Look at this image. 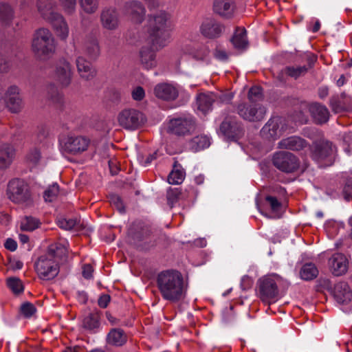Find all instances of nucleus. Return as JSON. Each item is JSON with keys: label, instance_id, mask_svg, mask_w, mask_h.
<instances>
[{"label": "nucleus", "instance_id": "22", "mask_svg": "<svg viewBox=\"0 0 352 352\" xmlns=\"http://www.w3.org/2000/svg\"><path fill=\"white\" fill-rule=\"evenodd\" d=\"M308 142L299 136L293 135L282 139L278 143V147L280 149L300 151L307 147Z\"/></svg>", "mask_w": 352, "mask_h": 352}, {"label": "nucleus", "instance_id": "44", "mask_svg": "<svg viewBox=\"0 0 352 352\" xmlns=\"http://www.w3.org/2000/svg\"><path fill=\"white\" fill-rule=\"evenodd\" d=\"M168 204L172 208L173 205L181 198L182 192L179 188H169L167 190Z\"/></svg>", "mask_w": 352, "mask_h": 352}, {"label": "nucleus", "instance_id": "47", "mask_svg": "<svg viewBox=\"0 0 352 352\" xmlns=\"http://www.w3.org/2000/svg\"><path fill=\"white\" fill-rule=\"evenodd\" d=\"M59 192V186L57 184H54L45 190L43 197L45 201H52Z\"/></svg>", "mask_w": 352, "mask_h": 352}, {"label": "nucleus", "instance_id": "62", "mask_svg": "<svg viewBox=\"0 0 352 352\" xmlns=\"http://www.w3.org/2000/svg\"><path fill=\"white\" fill-rule=\"evenodd\" d=\"M329 94V89L327 87H322L318 89V96L320 98H325Z\"/></svg>", "mask_w": 352, "mask_h": 352}, {"label": "nucleus", "instance_id": "21", "mask_svg": "<svg viewBox=\"0 0 352 352\" xmlns=\"http://www.w3.org/2000/svg\"><path fill=\"white\" fill-rule=\"evenodd\" d=\"M329 265L332 273L337 276H342L348 270V261L341 253H336L329 258Z\"/></svg>", "mask_w": 352, "mask_h": 352}, {"label": "nucleus", "instance_id": "57", "mask_svg": "<svg viewBox=\"0 0 352 352\" xmlns=\"http://www.w3.org/2000/svg\"><path fill=\"white\" fill-rule=\"evenodd\" d=\"M214 56L220 61H226L228 58V54L225 50L217 48L214 52Z\"/></svg>", "mask_w": 352, "mask_h": 352}, {"label": "nucleus", "instance_id": "54", "mask_svg": "<svg viewBox=\"0 0 352 352\" xmlns=\"http://www.w3.org/2000/svg\"><path fill=\"white\" fill-rule=\"evenodd\" d=\"M330 107H331L332 111L336 113H340L344 110V108L340 104L339 100L337 98H331Z\"/></svg>", "mask_w": 352, "mask_h": 352}, {"label": "nucleus", "instance_id": "55", "mask_svg": "<svg viewBox=\"0 0 352 352\" xmlns=\"http://www.w3.org/2000/svg\"><path fill=\"white\" fill-rule=\"evenodd\" d=\"M266 201L270 204V208L272 211H278L280 208V203L274 197L267 196L266 197Z\"/></svg>", "mask_w": 352, "mask_h": 352}, {"label": "nucleus", "instance_id": "7", "mask_svg": "<svg viewBox=\"0 0 352 352\" xmlns=\"http://www.w3.org/2000/svg\"><path fill=\"white\" fill-rule=\"evenodd\" d=\"M196 129V122L192 117L173 118L168 124L167 132L177 136L190 135Z\"/></svg>", "mask_w": 352, "mask_h": 352}, {"label": "nucleus", "instance_id": "46", "mask_svg": "<svg viewBox=\"0 0 352 352\" xmlns=\"http://www.w3.org/2000/svg\"><path fill=\"white\" fill-rule=\"evenodd\" d=\"M307 70L308 68L306 66L287 67L285 69V72L289 76L297 78L306 74Z\"/></svg>", "mask_w": 352, "mask_h": 352}, {"label": "nucleus", "instance_id": "32", "mask_svg": "<svg viewBox=\"0 0 352 352\" xmlns=\"http://www.w3.org/2000/svg\"><path fill=\"white\" fill-rule=\"evenodd\" d=\"M140 57L141 64L145 69H150L156 67V54L153 50L143 47L140 52Z\"/></svg>", "mask_w": 352, "mask_h": 352}, {"label": "nucleus", "instance_id": "58", "mask_svg": "<svg viewBox=\"0 0 352 352\" xmlns=\"http://www.w3.org/2000/svg\"><path fill=\"white\" fill-rule=\"evenodd\" d=\"M94 269L90 264H85L82 266V276L85 278L89 279L93 277Z\"/></svg>", "mask_w": 352, "mask_h": 352}, {"label": "nucleus", "instance_id": "8", "mask_svg": "<svg viewBox=\"0 0 352 352\" xmlns=\"http://www.w3.org/2000/svg\"><path fill=\"white\" fill-rule=\"evenodd\" d=\"M236 110L241 118L252 122L261 121L266 114L265 107L259 103L242 102L237 106Z\"/></svg>", "mask_w": 352, "mask_h": 352}, {"label": "nucleus", "instance_id": "28", "mask_svg": "<svg viewBox=\"0 0 352 352\" xmlns=\"http://www.w3.org/2000/svg\"><path fill=\"white\" fill-rule=\"evenodd\" d=\"M16 155V150L10 143L0 144V169H6L12 164Z\"/></svg>", "mask_w": 352, "mask_h": 352}, {"label": "nucleus", "instance_id": "43", "mask_svg": "<svg viewBox=\"0 0 352 352\" xmlns=\"http://www.w3.org/2000/svg\"><path fill=\"white\" fill-rule=\"evenodd\" d=\"M80 5L82 10L87 14H93L98 8V0H80Z\"/></svg>", "mask_w": 352, "mask_h": 352}, {"label": "nucleus", "instance_id": "37", "mask_svg": "<svg viewBox=\"0 0 352 352\" xmlns=\"http://www.w3.org/2000/svg\"><path fill=\"white\" fill-rule=\"evenodd\" d=\"M300 275L302 279L305 280H311L317 277L318 275V270L314 263H305L301 267Z\"/></svg>", "mask_w": 352, "mask_h": 352}, {"label": "nucleus", "instance_id": "2", "mask_svg": "<svg viewBox=\"0 0 352 352\" xmlns=\"http://www.w3.org/2000/svg\"><path fill=\"white\" fill-rule=\"evenodd\" d=\"M67 250L61 245H52L47 252L35 263V270L38 277L44 280L54 278L59 273V263L65 261Z\"/></svg>", "mask_w": 352, "mask_h": 352}, {"label": "nucleus", "instance_id": "4", "mask_svg": "<svg viewBox=\"0 0 352 352\" xmlns=\"http://www.w3.org/2000/svg\"><path fill=\"white\" fill-rule=\"evenodd\" d=\"M32 50L40 58H47L56 52L55 38L47 28L36 30L32 37Z\"/></svg>", "mask_w": 352, "mask_h": 352}, {"label": "nucleus", "instance_id": "31", "mask_svg": "<svg viewBox=\"0 0 352 352\" xmlns=\"http://www.w3.org/2000/svg\"><path fill=\"white\" fill-rule=\"evenodd\" d=\"M83 52L90 58L96 60L100 54L99 42L96 37L87 38L83 45Z\"/></svg>", "mask_w": 352, "mask_h": 352}, {"label": "nucleus", "instance_id": "52", "mask_svg": "<svg viewBox=\"0 0 352 352\" xmlns=\"http://www.w3.org/2000/svg\"><path fill=\"white\" fill-rule=\"evenodd\" d=\"M110 203L116 206L120 212H124V206L121 198L116 195H112L110 197Z\"/></svg>", "mask_w": 352, "mask_h": 352}, {"label": "nucleus", "instance_id": "53", "mask_svg": "<svg viewBox=\"0 0 352 352\" xmlns=\"http://www.w3.org/2000/svg\"><path fill=\"white\" fill-rule=\"evenodd\" d=\"M343 195L346 199H352V178L346 180L343 188Z\"/></svg>", "mask_w": 352, "mask_h": 352}, {"label": "nucleus", "instance_id": "16", "mask_svg": "<svg viewBox=\"0 0 352 352\" xmlns=\"http://www.w3.org/2000/svg\"><path fill=\"white\" fill-rule=\"evenodd\" d=\"M333 151L331 142L327 140H321L314 142L311 146V156L314 161L321 163L328 160L332 155Z\"/></svg>", "mask_w": 352, "mask_h": 352}, {"label": "nucleus", "instance_id": "27", "mask_svg": "<svg viewBox=\"0 0 352 352\" xmlns=\"http://www.w3.org/2000/svg\"><path fill=\"white\" fill-rule=\"evenodd\" d=\"M309 110L315 123L322 124L328 122L330 113L328 109L320 103H312L309 105Z\"/></svg>", "mask_w": 352, "mask_h": 352}, {"label": "nucleus", "instance_id": "49", "mask_svg": "<svg viewBox=\"0 0 352 352\" xmlns=\"http://www.w3.org/2000/svg\"><path fill=\"white\" fill-rule=\"evenodd\" d=\"M12 67V61L7 54H0V73H8Z\"/></svg>", "mask_w": 352, "mask_h": 352}, {"label": "nucleus", "instance_id": "14", "mask_svg": "<svg viewBox=\"0 0 352 352\" xmlns=\"http://www.w3.org/2000/svg\"><path fill=\"white\" fill-rule=\"evenodd\" d=\"M72 70L70 63L65 58H60L56 65L54 79L63 87H67L72 80Z\"/></svg>", "mask_w": 352, "mask_h": 352}, {"label": "nucleus", "instance_id": "30", "mask_svg": "<svg viewBox=\"0 0 352 352\" xmlns=\"http://www.w3.org/2000/svg\"><path fill=\"white\" fill-rule=\"evenodd\" d=\"M216 96L212 92L200 93L196 97V104L198 110L206 113L212 109V104L216 100Z\"/></svg>", "mask_w": 352, "mask_h": 352}, {"label": "nucleus", "instance_id": "1", "mask_svg": "<svg viewBox=\"0 0 352 352\" xmlns=\"http://www.w3.org/2000/svg\"><path fill=\"white\" fill-rule=\"evenodd\" d=\"M171 31L170 14L159 11L148 16L147 32L153 48L159 50L166 46L170 42Z\"/></svg>", "mask_w": 352, "mask_h": 352}, {"label": "nucleus", "instance_id": "63", "mask_svg": "<svg viewBox=\"0 0 352 352\" xmlns=\"http://www.w3.org/2000/svg\"><path fill=\"white\" fill-rule=\"evenodd\" d=\"M149 9L157 8L160 5L159 0H144Z\"/></svg>", "mask_w": 352, "mask_h": 352}, {"label": "nucleus", "instance_id": "38", "mask_svg": "<svg viewBox=\"0 0 352 352\" xmlns=\"http://www.w3.org/2000/svg\"><path fill=\"white\" fill-rule=\"evenodd\" d=\"M57 223L60 228L66 230H69L73 228L78 230L82 226L80 220L77 219L59 218L57 220Z\"/></svg>", "mask_w": 352, "mask_h": 352}, {"label": "nucleus", "instance_id": "23", "mask_svg": "<svg viewBox=\"0 0 352 352\" xmlns=\"http://www.w3.org/2000/svg\"><path fill=\"white\" fill-rule=\"evenodd\" d=\"M124 12L130 16L135 23H141L145 15L146 10L140 2L131 1L125 3Z\"/></svg>", "mask_w": 352, "mask_h": 352}, {"label": "nucleus", "instance_id": "18", "mask_svg": "<svg viewBox=\"0 0 352 352\" xmlns=\"http://www.w3.org/2000/svg\"><path fill=\"white\" fill-rule=\"evenodd\" d=\"M221 132L229 139L239 138L243 134V127L240 122L231 118H226L220 126Z\"/></svg>", "mask_w": 352, "mask_h": 352}, {"label": "nucleus", "instance_id": "40", "mask_svg": "<svg viewBox=\"0 0 352 352\" xmlns=\"http://www.w3.org/2000/svg\"><path fill=\"white\" fill-rule=\"evenodd\" d=\"M83 327L89 331L98 329L100 325L99 316L96 314H89L83 320Z\"/></svg>", "mask_w": 352, "mask_h": 352}, {"label": "nucleus", "instance_id": "39", "mask_svg": "<svg viewBox=\"0 0 352 352\" xmlns=\"http://www.w3.org/2000/svg\"><path fill=\"white\" fill-rule=\"evenodd\" d=\"M40 225V221L38 219L32 217H25L21 221L20 228L24 231H33L36 229Z\"/></svg>", "mask_w": 352, "mask_h": 352}, {"label": "nucleus", "instance_id": "48", "mask_svg": "<svg viewBox=\"0 0 352 352\" xmlns=\"http://www.w3.org/2000/svg\"><path fill=\"white\" fill-rule=\"evenodd\" d=\"M248 97L251 103H257L263 99L262 89L259 87H252L249 90Z\"/></svg>", "mask_w": 352, "mask_h": 352}, {"label": "nucleus", "instance_id": "64", "mask_svg": "<svg viewBox=\"0 0 352 352\" xmlns=\"http://www.w3.org/2000/svg\"><path fill=\"white\" fill-rule=\"evenodd\" d=\"M78 298L82 303H86L88 299L87 294L84 291L78 292Z\"/></svg>", "mask_w": 352, "mask_h": 352}, {"label": "nucleus", "instance_id": "6", "mask_svg": "<svg viewBox=\"0 0 352 352\" xmlns=\"http://www.w3.org/2000/svg\"><path fill=\"white\" fill-rule=\"evenodd\" d=\"M7 195L14 204L29 206L32 203L30 188L26 182L21 179H13L9 182Z\"/></svg>", "mask_w": 352, "mask_h": 352}, {"label": "nucleus", "instance_id": "9", "mask_svg": "<svg viewBox=\"0 0 352 352\" xmlns=\"http://www.w3.org/2000/svg\"><path fill=\"white\" fill-rule=\"evenodd\" d=\"M199 31L201 35L209 40L220 38L225 31V26L220 21L212 17L204 19L199 25Z\"/></svg>", "mask_w": 352, "mask_h": 352}, {"label": "nucleus", "instance_id": "33", "mask_svg": "<svg viewBox=\"0 0 352 352\" xmlns=\"http://www.w3.org/2000/svg\"><path fill=\"white\" fill-rule=\"evenodd\" d=\"M231 42L237 50H245L248 46V41L246 36V30L243 28H236Z\"/></svg>", "mask_w": 352, "mask_h": 352}, {"label": "nucleus", "instance_id": "29", "mask_svg": "<svg viewBox=\"0 0 352 352\" xmlns=\"http://www.w3.org/2000/svg\"><path fill=\"white\" fill-rule=\"evenodd\" d=\"M48 23H51L56 36L63 41H65L69 34L68 24L61 14L56 15L54 18L50 20Z\"/></svg>", "mask_w": 352, "mask_h": 352}, {"label": "nucleus", "instance_id": "35", "mask_svg": "<svg viewBox=\"0 0 352 352\" xmlns=\"http://www.w3.org/2000/svg\"><path fill=\"white\" fill-rule=\"evenodd\" d=\"M14 17V11L11 5L0 2V21L5 25H9Z\"/></svg>", "mask_w": 352, "mask_h": 352}, {"label": "nucleus", "instance_id": "51", "mask_svg": "<svg viewBox=\"0 0 352 352\" xmlns=\"http://www.w3.org/2000/svg\"><path fill=\"white\" fill-rule=\"evenodd\" d=\"M27 160L32 164H36L41 159V153L38 148L31 149L26 155Z\"/></svg>", "mask_w": 352, "mask_h": 352}, {"label": "nucleus", "instance_id": "60", "mask_svg": "<svg viewBox=\"0 0 352 352\" xmlns=\"http://www.w3.org/2000/svg\"><path fill=\"white\" fill-rule=\"evenodd\" d=\"M110 296L108 294H103L98 298V304L101 308H106L110 302Z\"/></svg>", "mask_w": 352, "mask_h": 352}, {"label": "nucleus", "instance_id": "26", "mask_svg": "<svg viewBox=\"0 0 352 352\" xmlns=\"http://www.w3.org/2000/svg\"><path fill=\"white\" fill-rule=\"evenodd\" d=\"M76 64L78 72L81 78L85 80H92L96 75V70L91 63L87 60L83 56H79L76 58Z\"/></svg>", "mask_w": 352, "mask_h": 352}, {"label": "nucleus", "instance_id": "45", "mask_svg": "<svg viewBox=\"0 0 352 352\" xmlns=\"http://www.w3.org/2000/svg\"><path fill=\"white\" fill-rule=\"evenodd\" d=\"M63 10L67 14H72L76 11V0H58Z\"/></svg>", "mask_w": 352, "mask_h": 352}, {"label": "nucleus", "instance_id": "11", "mask_svg": "<svg viewBox=\"0 0 352 352\" xmlns=\"http://www.w3.org/2000/svg\"><path fill=\"white\" fill-rule=\"evenodd\" d=\"M273 164L278 169L286 173L294 172L299 166L298 158L293 153L286 151L275 153Z\"/></svg>", "mask_w": 352, "mask_h": 352}, {"label": "nucleus", "instance_id": "5", "mask_svg": "<svg viewBox=\"0 0 352 352\" xmlns=\"http://www.w3.org/2000/svg\"><path fill=\"white\" fill-rule=\"evenodd\" d=\"M284 280L276 274L263 276L258 280V296L265 304H271L276 301L280 287Z\"/></svg>", "mask_w": 352, "mask_h": 352}, {"label": "nucleus", "instance_id": "20", "mask_svg": "<svg viewBox=\"0 0 352 352\" xmlns=\"http://www.w3.org/2000/svg\"><path fill=\"white\" fill-rule=\"evenodd\" d=\"M236 8L234 0H214L212 9L217 14L226 19L231 18Z\"/></svg>", "mask_w": 352, "mask_h": 352}, {"label": "nucleus", "instance_id": "36", "mask_svg": "<svg viewBox=\"0 0 352 352\" xmlns=\"http://www.w3.org/2000/svg\"><path fill=\"white\" fill-rule=\"evenodd\" d=\"M186 173L177 162L174 164L173 170L170 173L168 177V182L173 185H178L183 182L185 179Z\"/></svg>", "mask_w": 352, "mask_h": 352}, {"label": "nucleus", "instance_id": "24", "mask_svg": "<svg viewBox=\"0 0 352 352\" xmlns=\"http://www.w3.org/2000/svg\"><path fill=\"white\" fill-rule=\"evenodd\" d=\"M102 26L108 30H115L119 26L118 14L114 8H107L100 14Z\"/></svg>", "mask_w": 352, "mask_h": 352}, {"label": "nucleus", "instance_id": "19", "mask_svg": "<svg viewBox=\"0 0 352 352\" xmlns=\"http://www.w3.org/2000/svg\"><path fill=\"white\" fill-rule=\"evenodd\" d=\"M36 6L41 17L47 22L60 14L55 11V0H37Z\"/></svg>", "mask_w": 352, "mask_h": 352}, {"label": "nucleus", "instance_id": "59", "mask_svg": "<svg viewBox=\"0 0 352 352\" xmlns=\"http://www.w3.org/2000/svg\"><path fill=\"white\" fill-rule=\"evenodd\" d=\"M252 286V280L248 276H244L241 280V287L243 290H248Z\"/></svg>", "mask_w": 352, "mask_h": 352}, {"label": "nucleus", "instance_id": "3", "mask_svg": "<svg viewBox=\"0 0 352 352\" xmlns=\"http://www.w3.org/2000/svg\"><path fill=\"white\" fill-rule=\"evenodd\" d=\"M157 285L162 298L166 300L175 302L185 296L184 278L178 271L161 272L157 277Z\"/></svg>", "mask_w": 352, "mask_h": 352}, {"label": "nucleus", "instance_id": "41", "mask_svg": "<svg viewBox=\"0 0 352 352\" xmlns=\"http://www.w3.org/2000/svg\"><path fill=\"white\" fill-rule=\"evenodd\" d=\"M192 146L196 150L204 149L210 146V139L206 135H198L191 140Z\"/></svg>", "mask_w": 352, "mask_h": 352}, {"label": "nucleus", "instance_id": "34", "mask_svg": "<svg viewBox=\"0 0 352 352\" xmlns=\"http://www.w3.org/2000/svg\"><path fill=\"white\" fill-rule=\"evenodd\" d=\"M126 336L121 329H112L107 336L108 344L115 346H122L126 342Z\"/></svg>", "mask_w": 352, "mask_h": 352}, {"label": "nucleus", "instance_id": "50", "mask_svg": "<svg viewBox=\"0 0 352 352\" xmlns=\"http://www.w3.org/2000/svg\"><path fill=\"white\" fill-rule=\"evenodd\" d=\"M21 311L25 317L30 318L36 313V309L32 303L25 302L21 305Z\"/></svg>", "mask_w": 352, "mask_h": 352}, {"label": "nucleus", "instance_id": "12", "mask_svg": "<svg viewBox=\"0 0 352 352\" xmlns=\"http://www.w3.org/2000/svg\"><path fill=\"white\" fill-rule=\"evenodd\" d=\"M180 87L172 82H160L153 89L154 95L157 98L165 102L176 100L180 93Z\"/></svg>", "mask_w": 352, "mask_h": 352}, {"label": "nucleus", "instance_id": "17", "mask_svg": "<svg viewBox=\"0 0 352 352\" xmlns=\"http://www.w3.org/2000/svg\"><path fill=\"white\" fill-rule=\"evenodd\" d=\"M282 120L280 117H273L263 126L261 130V134L263 138L274 140L279 138L281 135L280 124Z\"/></svg>", "mask_w": 352, "mask_h": 352}, {"label": "nucleus", "instance_id": "13", "mask_svg": "<svg viewBox=\"0 0 352 352\" xmlns=\"http://www.w3.org/2000/svg\"><path fill=\"white\" fill-rule=\"evenodd\" d=\"M89 143V140L84 136H67L63 141V150L71 155H79L88 148Z\"/></svg>", "mask_w": 352, "mask_h": 352}, {"label": "nucleus", "instance_id": "42", "mask_svg": "<svg viewBox=\"0 0 352 352\" xmlns=\"http://www.w3.org/2000/svg\"><path fill=\"white\" fill-rule=\"evenodd\" d=\"M7 285L9 289L15 294L22 293L24 289V287L21 280L16 277L9 278L7 280Z\"/></svg>", "mask_w": 352, "mask_h": 352}, {"label": "nucleus", "instance_id": "61", "mask_svg": "<svg viewBox=\"0 0 352 352\" xmlns=\"http://www.w3.org/2000/svg\"><path fill=\"white\" fill-rule=\"evenodd\" d=\"M5 248L12 252L15 251L17 248L16 242L12 239H8L5 243Z\"/></svg>", "mask_w": 352, "mask_h": 352}, {"label": "nucleus", "instance_id": "25", "mask_svg": "<svg viewBox=\"0 0 352 352\" xmlns=\"http://www.w3.org/2000/svg\"><path fill=\"white\" fill-rule=\"evenodd\" d=\"M333 296L340 304H345L352 299V291L346 282H339L334 285Z\"/></svg>", "mask_w": 352, "mask_h": 352}, {"label": "nucleus", "instance_id": "15", "mask_svg": "<svg viewBox=\"0 0 352 352\" xmlns=\"http://www.w3.org/2000/svg\"><path fill=\"white\" fill-rule=\"evenodd\" d=\"M6 99V107L13 113L20 112L23 107V103L22 98L19 95V89L16 85L10 86L4 93Z\"/></svg>", "mask_w": 352, "mask_h": 352}, {"label": "nucleus", "instance_id": "56", "mask_svg": "<svg viewBox=\"0 0 352 352\" xmlns=\"http://www.w3.org/2000/svg\"><path fill=\"white\" fill-rule=\"evenodd\" d=\"M145 96L144 90L142 87H137L132 91V97L135 100H142Z\"/></svg>", "mask_w": 352, "mask_h": 352}, {"label": "nucleus", "instance_id": "10", "mask_svg": "<svg viewBox=\"0 0 352 352\" xmlns=\"http://www.w3.org/2000/svg\"><path fill=\"white\" fill-rule=\"evenodd\" d=\"M119 124L128 130L138 129L143 122V115L134 109H126L120 111L118 116Z\"/></svg>", "mask_w": 352, "mask_h": 352}]
</instances>
